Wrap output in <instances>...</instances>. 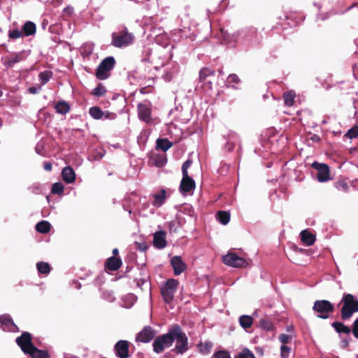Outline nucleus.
Segmentation results:
<instances>
[{
	"mask_svg": "<svg viewBox=\"0 0 358 358\" xmlns=\"http://www.w3.org/2000/svg\"><path fill=\"white\" fill-rule=\"evenodd\" d=\"M341 308V318L343 320L350 319L353 314L358 312V299L352 294L345 293L338 306Z\"/></svg>",
	"mask_w": 358,
	"mask_h": 358,
	"instance_id": "nucleus-1",
	"label": "nucleus"
},
{
	"mask_svg": "<svg viewBox=\"0 0 358 358\" xmlns=\"http://www.w3.org/2000/svg\"><path fill=\"white\" fill-rule=\"evenodd\" d=\"M173 343L176 341L174 351L177 354H183L188 349V338L178 324L172 326Z\"/></svg>",
	"mask_w": 358,
	"mask_h": 358,
	"instance_id": "nucleus-2",
	"label": "nucleus"
},
{
	"mask_svg": "<svg viewBox=\"0 0 358 358\" xmlns=\"http://www.w3.org/2000/svg\"><path fill=\"white\" fill-rule=\"evenodd\" d=\"M173 344L172 327L165 334L155 338L152 343L153 351L157 354L162 353L165 348H170Z\"/></svg>",
	"mask_w": 358,
	"mask_h": 358,
	"instance_id": "nucleus-3",
	"label": "nucleus"
},
{
	"mask_svg": "<svg viewBox=\"0 0 358 358\" xmlns=\"http://www.w3.org/2000/svg\"><path fill=\"white\" fill-rule=\"evenodd\" d=\"M313 310L317 313V317L325 320L334 311V306L329 301L317 300L314 302Z\"/></svg>",
	"mask_w": 358,
	"mask_h": 358,
	"instance_id": "nucleus-4",
	"label": "nucleus"
},
{
	"mask_svg": "<svg viewBox=\"0 0 358 358\" xmlns=\"http://www.w3.org/2000/svg\"><path fill=\"white\" fill-rule=\"evenodd\" d=\"M115 65V59L110 56L103 59L96 70V77L99 80H105L110 76V71Z\"/></svg>",
	"mask_w": 358,
	"mask_h": 358,
	"instance_id": "nucleus-5",
	"label": "nucleus"
},
{
	"mask_svg": "<svg viewBox=\"0 0 358 358\" xmlns=\"http://www.w3.org/2000/svg\"><path fill=\"white\" fill-rule=\"evenodd\" d=\"M179 285V281L176 279L170 278L166 280L165 284L161 288V294L164 301L166 303L173 301L175 293Z\"/></svg>",
	"mask_w": 358,
	"mask_h": 358,
	"instance_id": "nucleus-6",
	"label": "nucleus"
},
{
	"mask_svg": "<svg viewBox=\"0 0 358 358\" xmlns=\"http://www.w3.org/2000/svg\"><path fill=\"white\" fill-rule=\"evenodd\" d=\"M134 38V35L128 32L127 29L124 28L119 34H113L112 45L117 48L127 46L133 42Z\"/></svg>",
	"mask_w": 358,
	"mask_h": 358,
	"instance_id": "nucleus-7",
	"label": "nucleus"
},
{
	"mask_svg": "<svg viewBox=\"0 0 358 358\" xmlns=\"http://www.w3.org/2000/svg\"><path fill=\"white\" fill-rule=\"evenodd\" d=\"M224 264L234 268H245L248 265L247 261L234 252H228L222 257Z\"/></svg>",
	"mask_w": 358,
	"mask_h": 358,
	"instance_id": "nucleus-8",
	"label": "nucleus"
},
{
	"mask_svg": "<svg viewBox=\"0 0 358 358\" xmlns=\"http://www.w3.org/2000/svg\"><path fill=\"white\" fill-rule=\"evenodd\" d=\"M15 342L26 355L34 348V345L32 343V336L27 331L23 332L21 336L17 337Z\"/></svg>",
	"mask_w": 358,
	"mask_h": 358,
	"instance_id": "nucleus-9",
	"label": "nucleus"
},
{
	"mask_svg": "<svg viewBox=\"0 0 358 358\" xmlns=\"http://www.w3.org/2000/svg\"><path fill=\"white\" fill-rule=\"evenodd\" d=\"M312 167L317 171V179L319 182H324L330 179V171L326 164L314 162Z\"/></svg>",
	"mask_w": 358,
	"mask_h": 358,
	"instance_id": "nucleus-10",
	"label": "nucleus"
},
{
	"mask_svg": "<svg viewBox=\"0 0 358 358\" xmlns=\"http://www.w3.org/2000/svg\"><path fill=\"white\" fill-rule=\"evenodd\" d=\"M156 331L150 326H145L136 336L137 342L148 343L155 338Z\"/></svg>",
	"mask_w": 358,
	"mask_h": 358,
	"instance_id": "nucleus-11",
	"label": "nucleus"
},
{
	"mask_svg": "<svg viewBox=\"0 0 358 358\" xmlns=\"http://www.w3.org/2000/svg\"><path fill=\"white\" fill-rule=\"evenodd\" d=\"M129 342L124 340H120L116 343L114 346L115 355L119 358H129Z\"/></svg>",
	"mask_w": 358,
	"mask_h": 358,
	"instance_id": "nucleus-12",
	"label": "nucleus"
},
{
	"mask_svg": "<svg viewBox=\"0 0 358 358\" xmlns=\"http://www.w3.org/2000/svg\"><path fill=\"white\" fill-rule=\"evenodd\" d=\"M215 74V71L213 69L208 67L202 68L199 71V83L202 84L203 87L211 89L212 83L210 80H208V78L214 77Z\"/></svg>",
	"mask_w": 358,
	"mask_h": 358,
	"instance_id": "nucleus-13",
	"label": "nucleus"
},
{
	"mask_svg": "<svg viewBox=\"0 0 358 358\" xmlns=\"http://www.w3.org/2000/svg\"><path fill=\"white\" fill-rule=\"evenodd\" d=\"M171 265L176 275H180L187 269V264L182 261L181 257L174 256L171 259Z\"/></svg>",
	"mask_w": 358,
	"mask_h": 358,
	"instance_id": "nucleus-14",
	"label": "nucleus"
},
{
	"mask_svg": "<svg viewBox=\"0 0 358 358\" xmlns=\"http://www.w3.org/2000/svg\"><path fill=\"white\" fill-rule=\"evenodd\" d=\"M24 59L23 52H13L7 56H6L3 59V65L6 68H11L15 64L22 61Z\"/></svg>",
	"mask_w": 358,
	"mask_h": 358,
	"instance_id": "nucleus-15",
	"label": "nucleus"
},
{
	"mask_svg": "<svg viewBox=\"0 0 358 358\" xmlns=\"http://www.w3.org/2000/svg\"><path fill=\"white\" fill-rule=\"evenodd\" d=\"M0 324L3 331L10 332L18 330L17 325L8 315L5 314L0 316Z\"/></svg>",
	"mask_w": 358,
	"mask_h": 358,
	"instance_id": "nucleus-16",
	"label": "nucleus"
},
{
	"mask_svg": "<svg viewBox=\"0 0 358 358\" xmlns=\"http://www.w3.org/2000/svg\"><path fill=\"white\" fill-rule=\"evenodd\" d=\"M196 184L194 180L189 175H182L180 185V190L183 193H188L194 189Z\"/></svg>",
	"mask_w": 358,
	"mask_h": 358,
	"instance_id": "nucleus-17",
	"label": "nucleus"
},
{
	"mask_svg": "<svg viewBox=\"0 0 358 358\" xmlns=\"http://www.w3.org/2000/svg\"><path fill=\"white\" fill-rule=\"evenodd\" d=\"M138 113L139 118L145 122H149L151 120V109L150 108L143 103L138 105Z\"/></svg>",
	"mask_w": 358,
	"mask_h": 358,
	"instance_id": "nucleus-18",
	"label": "nucleus"
},
{
	"mask_svg": "<svg viewBox=\"0 0 358 358\" xmlns=\"http://www.w3.org/2000/svg\"><path fill=\"white\" fill-rule=\"evenodd\" d=\"M153 244L155 248L159 249L164 248L166 246V234L164 231H159L155 233Z\"/></svg>",
	"mask_w": 358,
	"mask_h": 358,
	"instance_id": "nucleus-19",
	"label": "nucleus"
},
{
	"mask_svg": "<svg viewBox=\"0 0 358 358\" xmlns=\"http://www.w3.org/2000/svg\"><path fill=\"white\" fill-rule=\"evenodd\" d=\"M122 266V260L119 257H110L106 261L105 267L111 271H117Z\"/></svg>",
	"mask_w": 358,
	"mask_h": 358,
	"instance_id": "nucleus-20",
	"label": "nucleus"
},
{
	"mask_svg": "<svg viewBox=\"0 0 358 358\" xmlns=\"http://www.w3.org/2000/svg\"><path fill=\"white\" fill-rule=\"evenodd\" d=\"M301 240L306 245H313L316 240L315 236L308 229L303 230L301 234Z\"/></svg>",
	"mask_w": 358,
	"mask_h": 358,
	"instance_id": "nucleus-21",
	"label": "nucleus"
},
{
	"mask_svg": "<svg viewBox=\"0 0 358 358\" xmlns=\"http://www.w3.org/2000/svg\"><path fill=\"white\" fill-rule=\"evenodd\" d=\"M63 180L66 183H71L76 179V173L73 169L70 166L64 167L62 171Z\"/></svg>",
	"mask_w": 358,
	"mask_h": 358,
	"instance_id": "nucleus-22",
	"label": "nucleus"
},
{
	"mask_svg": "<svg viewBox=\"0 0 358 358\" xmlns=\"http://www.w3.org/2000/svg\"><path fill=\"white\" fill-rule=\"evenodd\" d=\"M36 27L33 22L27 21L22 26V33L24 36H33L36 34Z\"/></svg>",
	"mask_w": 358,
	"mask_h": 358,
	"instance_id": "nucleus-23",
	"label": "nucleus"
},
{
	"mask_svg": "<svg viewBox=\"0 0 358 358\" xmlns=\"http://www.w3.org/2000/svg\"><path fill=\"white\" fill-rule=\"evenodd\" d=\"M331 326L338 334H349L351 332V328L346 326L341 322H334L331 324Z\"/></svg>",
	"mask_w": 358,
	"mask_h": 358,
	"instance_id": "nucleus-24",
	"label": "nucleus"
},
{
	"mask_svg": "<svg viewBox=\"0 0 358 358\" xmlns=\"http://www.w3.org/2000/svg\"><path fill=\"white\" fill-rule=\"evenodd\" d=\"M31 358H50V355L47 350L38 349L34 346L28 354Z\"/></svg>",
	"mask_w": 358,
	"mask_h": 358,
	"instance_id": "nucleus-25",
	"label": "nucleus"
},
{
	"mask_svg": "<svg viewBox=\"0 0 358 358\" xmlns=\"http://www.w3.org/2000/svg\"><path fill=\"white\" fill-rule=\"evenodd\" d=\"M154 201L152 202V205L155 206H160L164 202L166 199V191L164 189H161L158 193L153 195Z\"/></svg>",
	"mask_w": 358,
	"mask_h": 358,
	"instance_id": "nucleus-26",
	"label": "nucleus"
},
{
	"mask_svg": "<svg viewBox=\"0 0 358 358\" xmlns=\"http://www.w3.org/2000/svg\"><path fill=\"white\" fill-rule=\"evenodd\" d=\"M217 220L222 224L225 225L230 221V214L229 212L220 210L216 215Z\"/></svg>",
	"mask_w": 358,
	"mask_h": 358,
	"instance_id": "nucleus-27",
	"label": "nucleus"
},
{
	"mask_svg": "<svg viewBox=\"0 0 358 358\" xmlns=\"http://www.w3.org/2000/svg\"><path fill=\"white\" fill-rule=\"evenodd\" d=\"M239 323L244 329H247L252 325L253 319L249 315H241L239 317Z\"/></svg>",
	"mask_w": 358,
	"mask_h": 358,
	"instance_id": "nucleus-28",
	"label": "nucleus"
},
{
	"mask_svg": "<svg viewBox=\"0 0 358 358\" xmlns=\"http://www.w3.org/2000/svg\"><path fill=\"white\" fill-rule=\"evenodd\" d=\"M173 143L167 138H159L157 140V148L163 150L164 152L169 150Z\"/></svg>",
	"mask_w": 358,
	"mask_h": 358,
	"instance_id": "nucleus-29",
	"label": "nucleus"
},
{
	"mask_svg": "<svg viewBox=\"0 0 358 358\" xmlns=\"http://www.w3.org/2000/svg\"><path fill=\"white\" fill-rule=\"evenodd\" d=\"M51 225L48 221H41L36 225V230L42 234H46L50 231Z\"/></svg>",
	"mask_w": 358,
	"mask_h": 358,
	"instance_id": "nucleus-30",
	"label": "nucleus"
},
{
	"mask_svg": "<svg viewBox=\"0 0 358 358\" xmlns=\"http://www.w3.org/2000/svg\"><path fill=\"white\" fill-rule=\"evenodd\" d=\"M36 268L38 273L44 275H48L50 271V265L45 262H39L36 264Z\"/></svg>",
	"mask_w": 358,
	"mask_h": 358,
	"instance_id": "nucleus-31",
	"label": "nucleus"
},
{
	"mask_svg": "<svg viewBox=\"0 0 358 358\" xmlns=\"http://www.w3.org/2000/svg\"><path fill=\"white\" fill-rule=\"evenodd\" d=\"M283 99L284 103L287 106H292L294 103L295 93L293 91L285 92Z\"/></svg>",
	"mask_w": 358,
	"mask_h": 358,
	"instance_id": "nucleus-32",
	"label": "nucleus"
},
{
	"mask_svg": "<svg viewBox=\"0 0 358 358\" xmlns=\"http://www.w3.org/2000/svg\"><path fill=\"white\" fill-rule=\"evenodd\" d=\"M55 109L58 113L66 114L69 113L70 107L66 102L60 101L56 104Z\"/></svg>",
	"mask_w": 358,
	"mask_h": 358,
	"instance_id": "nucleus-33",
	"label": "nucleus"
},
{
	"mask_svg": "<svg viewBox=\"0 0 358 358\" xmlns=\"http://www.w3.org/2000/svg\"><path fill=\"white\" fill-rule=\"evenodd\" d=\"M90 114L94 119L96 120L101 119L104 115V113L98 106L92 107L90 109Z\"/></svg>",
	"mask_w": 358,
	"mask_h": 358,
	"instance_id": "nucleus-34",
	"label": "nucleus"
},
{
	"mask_svg": "<svg viewBox=\"0 0 358 358\" xmlns=\"http://www.w3.org/2000/svg\"><path fill=\"white\" fill-rule=\"evenodd\" d=\"M259 324L262 329L267 331H272L273 329V322L266 318H262L259 320Z\"/></svg>",
	"mask_w": 358,
	"mask_h": 358,
	"instance_id": "nucleus-35",
	"label": "nucleus"
},
{
	"mask_svg": "<svg viewBox=\"0 0 358 358\" xmlns=\"http://www.w3.org/2000/svg\"><path fill=\"white\" fill-rule=\"evenodd\" d=\"M52 76V73L50 71H44L43 72H41L38 76L41 80V84H46L49 81Z\"/></svg>",
	"mask_w": 358,
	"mask_h": 358,
	"instance_id": "nucleus-36",
	"label": "nucleus"
},
{
	"mask_svg": "<svg viewBox=\"0 0 358 358\" xmlns=\"http://www.w3.org/2000/svg\"><path fill=\"white\" fill-rule=\"evenodd\" d=\"M106 92V90L105 87L101 83H99L93 90L92 94H93V95H94L96 96H102L105 95Z\"/></svg>",
	"mask_w": 358,
	"mask_h": 358,
	"instance_id": "nucleus-37",
	"label": "nucleus"
},
{
	"mask_svg": "<svg viewBox=\"0 0 358 358\" xmlns=\"http://www.w3.org/2000/svg\"><path fill=\"white\" fill-rule=\"evenodd\" d=\"M64 187L62 182H55L52 185L51 192L52 194H62Z\"/></svg>",
	"mask_w": 358,
	"mask_h": 358,
	"instance_id": "nucleus-38",
	"label": "nucleus"
},
{
	"mask_svg": "<svg viewBox=\"0 0 358 358\" xmlns=\"http://www.w3.org/2000/svg\"><path fill=\"white\" fill-rule=\"evenodd\" d=\"M24 37L22 31L17 29H12L8 31V38L11 40H15L19 38Z\"/></svg>",
	"mask_w": 358,
	"mask_h": 358,
	"instance_id": "nucleus-39",
	"label": "nucleus"
},
{
	"mask_svg": "<svg viewBox=\"0 0 358 358\" xmlns=\"http://www.w3.org/2000/svg\"><path fill=\"white\" fill-rule=\"evenodd\" d=\"M234 358H255L254 354L245 348L239 352Z\"/></svg>",
	"mask_w": 358,
	"mask_h": 358,
	"instance_id": "nucleus-40",
	"label": "nucleus"
},
{
	"mask_svg": "<svg viewBox=\"0 0 358 358\" xmlns=\"http://www.w3.org/2000/svg\"><path fill=\"white\" fill-rule=\"evenodd\" d=\"M291 352V348L286 345H282L280 347V357L282 358H288Z\"/></svg>",
	"mask_w": 358,
	"mask_h": 358,
	"instance_id": "nucleus-41",
	"label": "nucleus"
},
{
	"mask_svg": "<svg viewBox=\"0 0 358 358\" xmlns=\"http://www.w3.org/2000/svg\"><path fill=\"white\" fill-rule=\"evenodd\" d=\"M345 136L350 139L358 137V126L349 129Z\"/></svg>",
	"mask_w": 358,
	"mask_h": 358,
	"instance_id": "nucleus-42",
	"label": "nucleus"
},
{
	"mask_svg": "<svg viewBox=\"0 0 358 358\" xmlns=\"http://www.w3.org/2000/svg\"><path fill=\"white\" fill-rule=\"evenodd\" d=\"M278 338L279 341L282 343V345H286L292 341L293 336L282 334L279 336Z\"/></svg>",
	"mask_w": 358,
	"mask_h": 358,
	"instance_id": "nucleus-43",
	"label": "nucleus"
},
{
	"mask_svg": "<svg viewBox=\"0 0 358 358\" xmlns=\"http://www.w3.org/2000/svg\"><path fill=\"white\" fill-rule=\"evenodd\" d=\"M227 141H228V145H229V143L231 142L234 144H236L239 141V138L236 133L231 132L228 134Z\"/></svg>",
	"mask_w": 358,
	"mask_h": 358,
	"instance_id": "nucleus-44",
	"label": "nucleus"
},
{
	"mask_svg": "<svg viewBox=\"0 0 358 358\" xmlns=\"http://www.w3.org/2000/svg\"><path fill=\"white\" fill-rule=\"evenodd\" d=\"M192 164V159H187L185 161L182 166V175H188L187 169Z\"/></svg>",
	"mask_w": 358,
	"mask_h": 358,
	"instance_id": "nucleus-45",
	"label": "nucleus"
},
{
	"mask_svg": "<svg viewBox=\"0 0 358 358\" xmlns=\"http://www.w3.org/2000/svg\"><path fill=\"white\" fill-rule=\"evenodd\" d=\"M240 79L236 74H230L227 78V82L230 84H238L240 83Z\"/></svg>",
	"mask_w": 358,
	"mask_h": 358,
	"instance_id": "nucleus-46",
	"label": "nucleus"
},
{
	"mask_svg": "<svg viewBox=\"0 0 358 358\" xmlns=\"http://www.w3.org/2000/svg\"><path fill=\"white\" fill-rule=\"evenodd\" d=\"M214 358H231V356L228 352L220 350L214 354Z\"/></svg>",
	"mask_w": 358,
	"mask_h": 358,
	"instance_id": "nucleus-47",
	"label": "nucleus"
},
{
	"mask_svg": "<svg viewBox=\"0 0 358 358\" xmlns=\"http://www.w3.org/2000/svg\"><path fill=\"white\" fill-rule=\"evenodd\" d=\"M136 248L141 252H145L148 250V246L145 242L138 243L135 242Z\"/></svg>",
	"mask_w": 358,
	"mask_h": 358,
	"instance_id": "nucleus-48",
	"label": "nucleus"
},
{
	"mask_svg": "<svg viewBox=\"0 0 358 358\" xmlns=\"http://www.w3.org/2000/svg\"><path fill=\"white\" fill-rule=\"evenodd\" d=\"M351 331L352 332L354 336L356 338H358V317L354 321L352 325Z\"/></svg>",
	"mask_w": 358,
	"mask_h": 358,
	"instance_id": "nucleus-49",
	"label": "nucleus"
},
{
	"mask_svg": "<svg viewBox=\"0 0 358 358\" xmlns=\"http://www.w3.org/2000/svg\"><path fill=\"white\" fill-rule=\"evenodd\" d=\"M336 187L339 190H342L344 192L348 191L349 186L347 182L344 181H339L336 184Z\"/></svg>",
	"mask_w": 358,
	"mask_h": 358,
	"instance_id": "nucleus-50",
	"label": "nucleus"
},
{
	"mask_svg": "<svg viewBox=\"0 0 358 358\" xmlns=\"http://www.w3.org/2000/svg\"><path fill=\"white\" fill-rule=\"evenodd\" d=\"M41 90V87L39 88H37L36 87H30L29 89H28V91L30 94H36L38 92V91Z\"/></svg>",
	"mask_w": 358,
	"mask_h": 358,
	"instance_id": "nucleus-51",
	"label": "nucleus"
},
{
	"mask_svg": "<svg viewBox=\"0 0 358 358\" xmlns=\"http://www.w3.org/2000/svg\"><path fill=\"white\" fill-rule=\"evenodd\" d=\"M43 168L45 171H50L52 170V164L50 162L44 163Z\"/></svg>",
	"mask_w": 358,
	"mask_h": 358,
	"instance_id": "nucleus-52",
	"label": "nucleus"
},
{
	"mask_svg": "<svg viewBox=\"0 0 358 358\" xmlns=\"http://www.w3.org/2000/svg\"><path fill=\"white\" fill-rule=\"evenodd\" d=\"M236 144L232 143L231 142L228 145V141L227 142L226 147L229 152L232 151L235 147Z\"/></svg>",
	"mask_w": 358,
	"mask_h": 358,
	"instance_id": "nucleus-53",
	"label": "nucleus"
},
{
	"mask_svg": "<svg viewBox=\"0 0 358 358\" xmlns=\"http://www.w3.org/2000/svg\"><path fill=\"white\" fill-rule=\"evenodd\" d=\"M103 117H105V119H108V118H110V117H111L112 119H113V118H115V114H113V113H112V114H110V113H106V114H104Z\"/></svg>",
	"mask_w": 358,
	"mask_h": 358,
	"instance_id": "nucleus-54",
	"label": "nucleus"
},
{
	"mask_svg": "<svg viewBox=\"0 0 358 358\" xmlns=\"http://www.w3.org/2000/svg\"><path fill=\"white\" fill-rule=\"evenodd\" d=\"M287 331L289 332H292L294 331V327L292 325H289L287 327Z\"/></svg>",
	"mask_w": 358,
	"mask_h": 358,
	"instance_id": "nucleus-55",
	"label": "nucleus"
},
{
	"mask_svg": "<svg viewBox=\"0 0 358 358\" xmlns=\"http://www.w3.org/2000/svg\"><path fill=\"white\" fill-rule=\"evenodd\" d=\"M113 254L114 255V256H113V257H115V256L117 255H118V250H117V248H114V249L113 250Z\"/></svg>",
	"mask_w": 358,
	"mask_h": 358,
	"instance_id": "nucleus-56",
	"label": "nucleus"
},
{
	"mask_svg": "<svg viewBox=\"0 0 358 358\" xmlns=\"http://www.w3.org/2000/svg\"><path fill=\"white\" fill-rule=\"evenodd\" d=\"M165 161L166 160L164 159H162V160L159 162L157 163V165L158 166H162L164 164Z\"/></svg>",
	"mask_w": 358,
	"mask_h": 358,
	"instance_id": "nucleus-57",
	"label": "nucleus"
},
{
	"mask_svg": "<svg viewBox=\"0 0 358 358\" xmlns=\"http://www.w3.org/2000/svg\"><path fill=\"white\" fill-rule=\"evenodd\" d=\"M210 348V345H208V344H207V343L205 345V350H206L207 352L209 351Z\"/></svg>",
	"mask_w": 358,
	"mask_h": 358,
	"instance_id": "nucleus-58",
	"label": "nucleus"
},
{
	"mask_svg": "<svg viewBox=\"0 0 358 358\" xmlns=\"http://www.w3.org/2000/svg\"><path fill=\"white\" fill-rule=\"evenodd\" d=\"M343 343H344L345 346H348L349 343L347 341H343Z\"/></svg>",
	"mask_w": 358,
	"mask_h": 358,
	"instance_id": "nucleus-59",
	"label": "nucleus"
},
{
	"mask_svg": "<svg viewBox=\"0 0 358 358\" xmlns=\"http://www.w3.org/2000/svg\"><path fill=\"white\" fill-rule=\"evenodd\" d=\"M285 19L287 20L288 17L287 15H285Z\"/></svg>",
	"mask_w": 358,
	"mask_h": 358,
	"instance_id": "nucleus-60",
	"label": "nucleus"
},
{
	"mask_svg": "<svg viewBox=\"0 0 358 358\" xmlns=\"http://www.w3.org/2000/svg\"><path fill=\"white\" fill-rule=\"evenodd\" d=\"M219 73H222L223 72H222V70H219Z\"/></svg>",
	"mask_w": 358,
	"mask_h": 358,
	"instance_id": "nucleus-61",
	"label": "nucleus"
},
{
	"mask_svg": "<svg viewBox=\"0 0 358 358\" xmlns=\"http://www.w3.org/2000/svg\"><path fill=\"white\" fill-rule=\"evenodd\" d=\"M2 95V92L0 90V96Z\"/></svg>",
	"mask_w": 358,
	"mask_h": 358,
	"instance_id": "nucleus-62",
	"label": "nucleus"
},
{
	"mask_svg": "<svg viewBox=\"0 0 358 358\" xmlns=\"http://www.w3.org/2000/svg\"><path fill=\"white\" fill-rule=\"evenodd\" d=\"M144 61H148V59H143Z\"/></svg>",
	"mask_w": 358,
	"mask_h": 358,
	"instance_id": "nucleus-63",
	"label": "nucleus"
},
{
	"mask_svg": "<svg viewBox=\"0 0 358 358\" xmlns=\"http://www.w3.org/2000/svg\"><path fill=\"white\" fill-rule=\"evenodd\" d=\"M357 358H358V357H357Z\"/></svg>",
	"mask_w": 358,
	"mask_h": 358,
	"instance_id": "nucleus-64",
	"label": "nucleus"
}]
</instances>
